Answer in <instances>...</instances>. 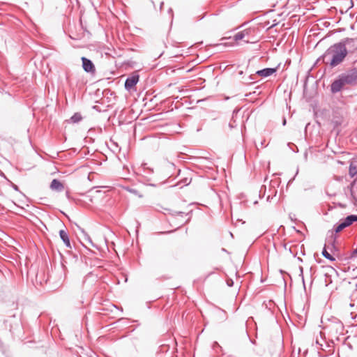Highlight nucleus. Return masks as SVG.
Segmentation results:
<instances>
[{"label": "nucleus", "mask_w": 357, "mask_h": 357, "mask_svg": "<svg viewBox=\"0 0 357 357\" xmlns=\"http://www.w3.org/2000/svg\"><path fill=\"white\" fill-rule=\"evenodd\" d=\"M330 269H331V271H335V270H334L333 268H331V267L330 268Z\"/></svg>", "instance_id": "nucleus-21"}, {"label": "nucleus", "mask_w": 357, "mask_h": 357, "mask_svg": "<svg viewBox=\"0 0 357 357\" xmlns=\"http://www.w3.org/2000/svg\"><path fill=\"white\" fill-rule=\"evenodd\" d=\"M300 270H301V275L302 276V280L304 282L303 275V268L300 267Z\"/></svg>", "instance_id": "nucleus-18"}, {"label": "nucleus", "mask_w": 357, "mask_h": 357, "mask_svg": "<svg viewBox=\"0 0 357 357\" xmlns=\"http://www.w3.org/2000/svg\"><path fill=\"white\" fill-rule=\"evenodd\" d=\"M15 189L16 190H18L17 186H16V185H15Z\"/></svg>", "instance_id": "nucleus-19"}, {"label": "nucleus", "mask_w": 357, "mask_h": 357, "mask_svg": "<svg viewBox=\"0 0 357 357\" xmlns=\"http://www.w3.org/2000/svg\"><path fill=\"white\" fill-rule=\"evenodd\" d=\"M249 34L248 30H243L242 31L238 32L234 37L236 41L241 40L245 38V36Z\"/></svg>", "instance_id": "nucleus-10"}, {"label": "nucleus", "mask_w": 357, "mask_h": 357, "mask_svg": "<svg viewBox=\"0 0 357 357\" xmlns=\"http://www.w3.org/2000/svg\"><path fill=\"white\" fill-rule=\"evenodd\" d=\"M357 255V248L352 252L351 257H356Z\"/></svg>", "instance_id": "nucleus-17"}, {"label": "nucleus", "mask_w": 357, "mask_h": 357, "mask_svg": "<svg viewBox=\"0 0 357 357\" xmlns=\"http://www.w3.org/2000/svg\"><path fill=\"white\" fill-rule=\"evenodd\" d=\"M139 81V75H133L128 77L125 82V87L126 89L130 90L133 88Z\"/></svg>", "instance_id": "nucleus-4"}, {"label": "nucleus", "mask_w": 357, "mask_h": 357, "mask_svg": "<svg viewBox=\"0 0 357 357\" xmlns=\"http://www.w3.org/2000/svg\"><path fill=\"white\" fill-rule=\"evenodd\" d=\"M342 223H344L346 227L350 226L354 222L357 221V215H348L346 218L340 220Z\"/></svg>", "instance_id": "nucleus-9"}, {"label": "nucleus", "mask_w": 357, "mask_h": 357, "mask_svg": "<svg viewBox=\"0 0 357 357\" xmlns=\"http://www.w3.org/2000/svg\"><path fill=\"white\" fill-rule=\"evenodd\" d=\"M50 188L52 190L61 192L64 189L63 184L57 179H53L50 184Z\"/></svg>", "instance_id": "nucleus-6"}, {"label": "nucleus", "mask_w": 357, "mask_h": 357, "mask_svg": "<svg viewBox=\"0 0 357 357\" xmlns=\"http://www.w3.org/2000/svg\"><path fill=\"white\" fill-rule=\"evenodd\" d=\"M82 117L79 113H75L71 118L70 121L73 123H78L82 120Z\"/></svg>", "instance_id": "nucleus-12"}, {"label": "nucleus", "mask_w": 357, "mask_h": 357, "mask_svg": "<svg viewBox=\"0 0 357 357\" xmlns=\"http://www.w3.org/2000/svg\"><path fill=\"white\" fill-rule=\"evenodd\" d=\"M276 72V68H267L256 72V74L260 77H267Z\"/></svg>", "instance_id": "nucleus-5"}, {"label": "nucleus", "mask_w": 357, "mask_h": 357, "mask_svg": "<svg viewBox=\"0 0 357 357\" xmlns=\"http://www.w3.org/2000/svg\"><path fill=\"white\" fill-rule=\"evenodd\" d=\"M128 191L135 195H137L139 197H142V195L138 193L137 190H136L135 189H129Z\"/></svg>", "instance_id": "nucleus-14"}, {"label": "nucleus", "mask_w": 357, "mask_h": 357, "mask_svg": "<svg viewBox=\"0 0 357 357\" xmlns=\"http://www.w3.org/2000/svg\"><path fill=\"white\" fill-rule=\"evenodd\" d=\"M349 174L351 177H354L357 174V159H353L351 161Z\"/></svg>", "instance_id": "nucleus-8"}, {"label": "nucleus", "mask_w": 357, "mask_h": 357, "mask_svg": "<svg viewBox=\"0 0 357 357\" xmlns=\"http://www.w3.org/2000/svg\"><path fill=\"white\" fill-rule=\"evenodd\" d=\"M356 50H357V47H356Z\"/></svg>", "instance_id": "nucleus-22"}, {"label": "nucleus", "mask_w": 357, "mask_h": 357, "mask_svg": "<svg viewBox=\"0 0 357 357\" xmlns=\"http://www.w3.org/2000/svg\"><path fill=\"white\" fill-rule=\"evenodd\" d=\"M229 126H230L231 128H232V127H233V124L229 123Z\"/></svg>", "instance_id": "nucleus-20"}, {"label": "nucleus", "mask_w": 357, "mask_h": 357, "mask_svg": "<svg viewBox=\"0 0 357 357\" xmlns=\"http://www.w3.org/2000/svg\"><path fill=\"white\" fill-rule=\"evenodd\" d=\"M356 79L357 71L355 70L341 74L338 79L332 83L331 90L334 93H337L340 91L345 85L354 84Z\"/></svg>", "instance_id": "nucleus-2"}, {"label": "nucleus", "mask_w": 357, "mask_h": 357, "mask_svg": "<svg viewBox=\"0 0 357 357\" xmlns=\"http://www.w3.org/2000/svg\"><path fill=\"white\" fill-rule=\"evenodd\" d=\"M345 228L346 227L344 226V223H342L341 220H340V223L335 227V231L336 233H338Z\"/></svg>", "instance_id": "nucleus-13"}, {"label": "nucleus", "mask_w": 357, "mask_h": 357, "mask_svg": "<svg viewBox=\"0 0 357 357\" xmlns=\"http://www.w3.org/2000/svg\"><path fill=\"white\" fill-rule=\"evenodd\" d=\"M347 55V50L342 43L331 46L323 56L324 62L335 67L342 63Z\"/></svg>", "instance_id": "nucleus-1"}, {"label": "nucleus", "mask_w": 357, "mask_h": 357, "mask_svg": "<svg viewBox=\"0 0 357 357\" xmlns=\"http://www.w3.org/2000/svg\"><path fill=\"white\" fill-rule=\"evenodd\" d=\"M59 236L66 246L68 248H71L70 241L67 231L64 229H61L59 231Z\"/></svg>", "instance_id": "nucleus-7"}, {"label": "nucleus", "mask_w": 357, "mask_h": 357, "mask_svg": "<svg viewBox=\"0 0 357 357\" xmlns=\"http://www.w3.org/2000/svg\"><path fill=\"white\" fill-rule=\"evenodd\" d=\"M335 326L337 331V330L342 331L343 329V326L341 323H337Z\"/></svg>", "instance_id": "nucleus-15"}, {"label": "nucleus", "mask_w": 357, "mask_h": 357, "mask_svg": "<svg viewBox=\"0 0 357 357\" xmlns=\"http://www.w3.org/2000/svg\"><path fill=\"white\" fill-rule=\"evenodd\" d=\"M322 255L330 261H333L335 260V258L326 250V247L323 249Z\"/></svg>", "instance_id": "nucleus-11"}, {"label": "nucleus", "mask_w": 357, "mask_h": 357, "mask_svg": "<svg viewBox=\"0 0 357 357\" xmlns=\"http://www.w3.org/2000/svg\"><path fill=\"white\" fill-rule=\"evenodd\" d=\"M227 284L229 287H231L233 285V280L231 279L227 280Z\"/></svg>", "instance_id": "nucleus-16"}, {"label": "nucleus", "mask_w": 357, "mask_h": 357, "mask_svg": "<svg viewBox=\"0 0 357 357\" xmlns=\"http://www.w3.org/2000/svg\"><path fill=\"white\" fill-rule=\"evenodd\" d=\"M82 61L83 69L86 72L91 73H95V71H96L95 66L90 59H88L86 57H82Z\"/></svg>", "instance_id": "nucleus-3"}]
</instances>
